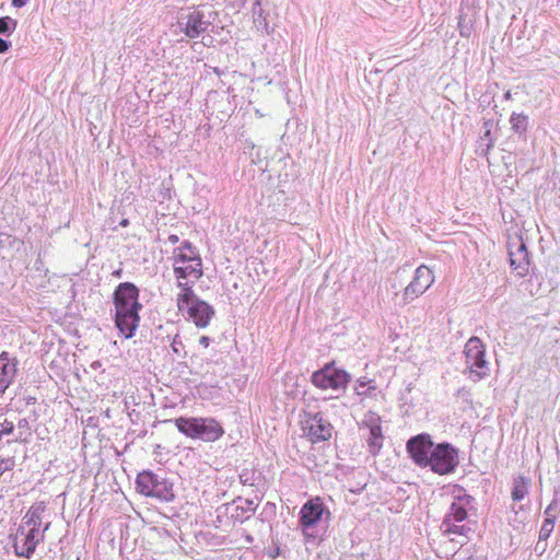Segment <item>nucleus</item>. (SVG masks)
Returning <instances> with one entry per match:
<instances>
[{
    "label": "nucleus",
    "instance_id": "f257e3e1",
    "mask_svg": "<svg viewBox=\"0 0 560 560\" xmlns=\"http://www.w3.org/2000/svg\"><path fill=\"white\" fill-rule=\"evenodd\" d=\"M139 289L131 282L120 283L114 292L115 324L125 338H131L139 325Z\"/></svg>",
    "mask_w": 560,
    "mask_h": 560
},
{
    "label": "nucleus",
    "instance_id": "f03ea898",
    "mask_svg": "<svg viewBox=\"0 0 560 560\" xmlns=\"http://www.w3.org/2000/svg\"><path fill=\"white\" fill-rule=\"evenodd\" d=\"M177 287L180 293L177 296V307L180 312H186L188 317L197 327L205 328L209 325L214 315V310L207 302L200 300L192 291L191 284L187 281H179Z\"/></svg>",
    "mask_w": 560,
    "mask_h": 560
},
{
    "label": "nucleus",
    "instance_id": "7ed1b4c3",
    "mask_svg": "<svg viewBox=\"0 0 560 560\" xmlns=\"http://www.w3.org/2000/svg\"><path fill=\"white\" fill-rule=\"evenodd\" d=\"M173 259L177 283L187 281L192 285L202 276L201 258L191 243L184 242L182 246L175 248Z\"/></svg>",
    "mask_w": 560,
    "mask_h": 560
},
{
    "label": "nucleus",
    "instance_id": "20e7f679",
    "mask_svg": "<svg viewBox=\"0 0 560 560\" xmlns=\"http://www.w3.org/2000/svg\"><path fill=\"white\" fill-rule=\"evenodd\" d=\"M179 432L191 439L214 442L224 434L222 425L213 418H177L174 420Z\"/></svg>",
    "mask_w": 560,
    "mask_h": 560
},
{
    "label": "nucleus",
    "instance_id": "39448f33",
    "mask_svg": "<svg viewBox=\"0 0 560 560\" xmlns=\"http://www.w3.org/2000/svg\"><path fill=\"white\" fill-rule=\"evenodd\" d=\"M465 372L472 382H479L490 374V364L486 359V346L478 337L468 339L464 347Z\"/></svg>",
    "mask_w": 560,
    "mask_h": 560
},
{
    "label": "nucleus",
    "instance_id": "423d86ee",
    "mask_svg": "<svg viewBox=\"0 0 560 560\" xmlns=\"http://www.w3.org/2000/svg\"><path fill=\"white\" fill-rule=\"evenodd\" d=\"M137 489L141 494L170 502L174 499L173 486L151 471H142L137 477Z\"/></svg>",
    "mask_w": 560,
    "mask_h": 560
},
{
    "label": "nucleus",
    "instance_id": "0eeeda50",
    "mask_svg": "<svg viewBox=\"0 0 560 560\" xmlns=\"http://www.w3.org/2000/svg\"><path fill=\"white\" fill-rule=\"evenodd\" d=\"M428 466L439 475L451 474L458 465L457 450L448 443L438 444L431 452Z\"/></svg>",
    "mask_w": 560,
    "mask_h": 560
},
{
    "label": "nucleus",
    "instance_id": "6e6552de",
    "mask_svg": "<svg viewBox=\"0 0 560 560\" xmlns=\"http://www.w3.org/2000/svg\"><path fill=\"white\" fill-rule=\"evenodd\" d=\"M349 381L350 376L346 371L338 370L329 364L312 375L313 384L322 389H345Z\"/></svg>",
    "mask_w": 560,
    "mask_h": 560
},
{
    "label": "nucleus",
    "instance_id": "1a4fd4ad",
    "mask_svg": "<svg viewBox=\"0 0 560 560\" xmlns=\"http://www.w3.org/2000/svg\"><path fill=\"white\" fill-rule=\"evenodd\" d=\"M434 282L432 270L421 265L416 269L412 281L405 288L402 293L404 304H409L423 294Z\"/></svg>",
    "mask_w": 560,
    "mask_h": 560
},
{
    "label": "nucleus",
    "instance_id": "9d476101",
    "mask_svg": "<svg viewBox=\"0 0 560 560\" xmlns=\"http://www.w3.org/2000/svg\"><path fill=\"white\" fill-rule=\"evenodd\" d=\"M508 253L511 267L516 271L517 276L525 277L529 269V255L527 247L520 235L509 238Z\"/></svg>",
    "mask_w": 560,
    "mask_h": 560
},
{
    "label": "nucleus",
    "instance_id": "9b49d317",
    "mask_svg": "<svg viewBox=\"0 0 560 560\" xmlns=\"http://www.w3.org/2000/svg\"><path fill=\"white\" fill-rule=\"evenodd\" d=\"M434 447L431 436L425 433L416 435L407 442V451L410 457L421 467L428 466L429 457Z\"/></svg>",
    "mask_w": 560,
    "mask_h": 560
},
{
    "label": "nucleus",
    "instance_id": "f8f14e48",
    "mask_svg": "<svg viewBox=\"0 0 560 560\" xmlns=\"http://www.w3.org/2000/svg\"><path fill=\"white\" fill-rule=\"evenodd\" d=\"M323 513L324 506L318 500H310L302 506L300 526L306 537H315V534L310 530L320 521Z\"/></svg>",
    "mask_w": 560,
    "mask_h": 560
},
{
    "label": "nucleus",
    "instance_id": "ddd939ff",
    "mask_svg": "<svg viewBox=\"0 0 560 560\" xmlns=\"http://www.w3.org/2000/svg\"><path fill=\"white\" fill-rule=\"evenodd\" d=\"M16 358L9 352L0 353V394H3L13 383L18 372Z\"/></svg>",
    "mask_w": 560,
    "mask_h": 560
},
{
    "label": "nucleus",
    "instance_id": "4468645a",
    "mask_svg": "<svg viewBox=\"0 0 560 560\" xmlns=\"http://www.w3.org/2000/svg\"><path fill=\"white\" fill-rule=\"evenodd\" d=\"M183 31L190 38H196L210 26V22L205 19V13L200 10H194L186 15V22L180 23Z\"/></svg>",
    "mask_w": 560,
    "mask_h": 560
},
{
    "label": "nucleus",
    "instance_id": "2eb2a0df",
    "mask_svg": "<svg viewBox=\"0 0 560 560\" xmlns=\"http://www.w3.org/2000/svg\"><path fill=\"white\" fill-rule=\"evenodd\" d=\"M20 533L23 537L20 538L19 535L16 536L14 551L19 557L31 558L44 535H39V533L34 532V529H30L26 535H24L23 530H20Z\"/></svg>",
    "mask_w": 560,
    "mask_h": 560
},
{
    "label": "nucleus",
    "instance_id": "dca6fc26",
    "mask_svg": "<svg viewBox=\"0 0 560 560\" xmlns=\"http://www.w3.org/2000/svg\"><path fill=\"white\" fill-rule=\"evenodd\" d=\"M332 427L320 413H316L310 420L308 433L313 440L326 441L331 436Z\"/></svg>",
    "mask_w": 560,
    "mask_h": 560
},
{
    "label": "nucleus",
    "instance_id": "f3484780",
    "mask_svg": "<svg viewBox=\"0 0 560 560\" xmlns=\"http://www.w3.org/2000/svg\"><path fill=\"white\" fill-rule=\"evenodd\" d=\"M382 442L383 434L381 425L377 423L369 425L368 445L370 453L376 454L382 447Z\"/></svg>",
    "mask_w": 560,
    "mask_h": 560
},
{
    "label": "nucleus",
    "instance_id": "a211bd4d",
    "mask_svg": "<svg viewBox=\"0 0 560 560\" xmlns=\"http://www.w3.org/2000/svg\"><path fill=\"white\" fill-rule=\"evenodd\" d=\"M441 528L444 535H456L464 538H468L469 533H471V528L467 525H457L454 522H450V520H443Z\"/></svg>",
    "mask_w": 560,
    "mask_h": 560
},
{
    "label": "nucleus",
    "instance_id": "6ab92c4d",
    "mask_svg": "<svg viewBox=\"0 0 560 560\" xmlns=\"http://www.w3.org/2000/svg\"><path fill=\"white\" fill-rule=\"evenodd\" d=\"M511 129L517 133L523 135L528 127V116L524 113H512L510 117Z\"/></svg>",
    "mask_w": 560,
    "mask_h": 560
},
{
    "label": "nucleus",
    "instance_id": "aec40b11",
    "mask_svg": "<svg viewBox=\"0 0 560 560\" xmlns=\"http://www.w3.org/2000/svg\"><path fill=\"white\" fill-rule=\"evenodd\" d=\"M467 517V511L460 501L453 502L444 520L450 522H463Z\"/></svg>",
    "mask_w": 560,
    "mask_h": 560
},
{
    "label": "nucleus",
    "instance_id": "412c9836",
    "mask_svg": "<svg viewBox=\"0 0 560 560\" xmlns=\"http://www.w3.org/2000/svg\"><path fill=\"white\" fill-rule=\"evenodd\" d=\"M528 493V481L524 477H517L513 481L512 499L521 501Z\"/></svg>",
    "mask_w": 560,
    "mask_h": 560
},
{
    "label": "nucleus",
    "instance_id": "4be33fe9",
    "mask_svg": "<svg viewBox=\"0 0 560 560\" xmlns=\"http://www.w3.org/2000/svg\"><path fill=\"white\" fill-rule=\"evenodd\" d=\"M492 126H493V121L491 119H488V120L483 121L485 132H483V136L480 138V140L481 141L487 140V143H486V148L481 149V153L482 154H487L489 152V150L493 145V141H492L491 137H490Z\"/></svg>",
    "mask_w": 560,
    "mask_h": 560
},
{
    "label": "nucleus",
    "instance_id": "5701e85b",
    "mask_svg": "<svg viewBox=\"0 0 560 560\" xmlns=\"http://www.w3.org/2000/svg\"><path fill=\"white\" fill-rule=\"evenodd\" d=\"M555 527V523L551 522V518H545L541 528L539 530V540L537 542L536 549L539 548L541 541H546L550 534L552 533Z\"/></svg>",
    "mask_w": 560,
    "mask_h": 560
},
{
    "label": "nucleus",
    "instance_id": "b1692460",
    "mask_svg": "<svg viewBox=\"0 0 560 560\" xmlns=\"http://www.w3.org/2000/svg\"><path fill=\"white\" fill-rule=\"evenodd\" d=\"M26 524L30 526V529H34V532L39 533V526H40V517L38 509L31 510L26 516Z\"/></svg>",
    "mask_w": 560,
    "mask_h": 560
},
{
    "label": "nucleus",
    "instance_id": "393cba45",
    "mask_svg": "<svg viewBox=\"0 0 560 560\" xmlns=\"http://www.w3.org/2000/svg\"><path fill=\"white\" fill-rule=\"evenodd\" d=\"M16 21L10 16L0 18V34L9 35L15 28Z\"/></svg>",
    "mask_w": 560,
    "mask_h": 560
},
{
    "label": "nucleus",
    "instance_id": "a878e982",
    "mask_svg": "<svg viewBox=\"0 0 560 560\" xmlns=\"http://www.w3.org/2000/svg\"><path fill=\"white\" fill-rule=\"evenodd\" d=\"M559 513L560 503L557 500H552L551 503L545 510L546 518H551V522L555 523Z\"/></svg>",
    "mask_w": 560,
    "mask_h": 560
},
{
    "label": "nucleus",
    "instance_id": "bb28decb",
    "mask_svg": "<svg viewBox=\"0 0 560 560\" xmlns=\"http://www.w3.org/2000/svg\"><path fill=\"white\" fill-rule=\"evenodd\" d=\"M14 432V423L12 421H9L7 419H3L0 421V434L2 435H9Z\"/></svg>",
    "mask_w": 560,
    "mask_h": 560
},
{
    "label": "nucleus",
    "instance_id": "cd10ccee",
    "mask_svg": "<svg viewBox=\"0 0 560 560\" xmlns=\"http://www.w3.org/2000/svg\"><path fill=\"white\" fill-rule=\"evenodd\" d=\"M14 458L8 457V458H0V477L4 474L7 470H11L14 467Z\"/></svg>",
    "mask_w": 560,
    "mask_h": 560
},
{
    "label": "nucleus",
    "instance_id": "c85d7f7f",
    "mask_svg": "<svg viewBox=\"0 0 560 560\" xmlns=\"http://www.w3.org/2000/svg\"><path fill=\"white\" fill-rule=\"evenodd\" d=\"M244 503H245V505H244V506H242V509H243L244 511H250V512H254V511L256 510V504L254 503V501H253V500H248V499H247V500H245V502H244Z\"/></svg>",
    "mask_w": 560,
    "mask_h": 560
},
{
    "label": "nucleus",
    "instance_id": "c756f323",
    "mask_svg": "<svg viewBox=\"0 0 560 560\" xmlns=\"http://www.w3.org/2000/svg\"><path fill=\"white\" fill-rule=\"evenodd\" d=\"M180 348H183L182 341L177 340V337H175L172 342V349L175 353L179 354Z\"/></svg>",
    "mask_w": 560,
    "mask_h": 560
},
{
    "label": "nucleus",
    "instance_id": "7c9ffc66",
    "mask_svg": "<svg viewBox=\"0 0 560 560\" xmlns=\"http://www.w3.org/2000/svg\"><path fill=\"white\" fill-rule=\"evenodd\" d=\"M9 49V43L0 38V52H4Z\"/></svg>",
    "mask_w": 560,
    "mask_h": 560
},
{
    "label": "nucleus",
    "instance_id": "2f4dec72",
    "mask_svg": "<svg viewBox=\"0 0 560 560\" xmlns=\"http://www.w3.org/2000/svg\"><path fill=\"white\" fill-rule=\"evenodd\" d=\"M468 538H464L460 536H457L456 538H452L453 541H455L459 546H464L467 542Z\"/></svg>",
    "mask_w": 560,
    "mask_h": 560
},
{
    "label": "nucleus",
    "instance_id": "473e14b6",
    "mask_svg": "<svg viewBox=\"0 0 560 560\" xmlns=\"http://www.w3.org/2000/svg\"><path fill=\"white\" fill-rule=\"evenodd\" d=\"M27 0H12V4L16 8H21L23 5H25Z\"/></svg>",
    "mask_w": 560,
    "mask_h": 560
},
{
    "label": "nucleus",
    "instance_id": "72a5a7b5",
    "mask_svg": "<svg viewBox=\"0 0 560 560\" xmlns=\"http://www.w3.org/2000/svg\"><path fill=\"white\" fill-rule=\"evenodd\" d=\"M209 338L207 336H202L200 337L199 339V343L202 345L203 347H208L209 346Z\"/></svg>",
    "mask_w": 560,
    "mask_h": 560
},
{
    "label": "nucleus",
    "instance_id": "f704fd0d",
    "mask_svg": "<svg viewBox=\"0 0 560 560\" xmlns=\"http://www.w3.org/2000/svg\"><path fill=\"white\" fill-rule=\"evenodd\" d=\"M28 424L26 419H21L18 423V428H26Z\"/></svg>",
    "mask_w": 560,
    "mask_h": 560
},
{
    "label": "nucleus",
    "instance_id": "c9c22d12",
    "mask_svg": "<svg viewBox=\"0 0 560 560\" xmlns=\"http://www.w3.org/2000/svg\"><path fill=\"white\" fill-rule=\"evenodd\" d=\"M179 241L177 235H170L168 242L172 244H176Z\"/></svg>",
    "mask_w": 560,
    "mask_h": 560
},
{
    "label": "nucleus",
    "instance_id": "e433bc0d",
    "mask_svg": "<svg viewBox=\"0 0 560 560\" xmlns=\"http://www.w3.org/2000/svg\"><path fill=\"white\" fill-rule=\"evenodd\" d=\"M119 224H120V226L126 228L129 224V221H128V219H122Z\"/></svg>",
    "mask_w": 560,
    "mask_h": 560
},
{
    "label": "nucleus",
    "instance_id": "4c0bfd02",
    "mask_svg": "<svg viewBox=\"0 0 560 560\" xmlns=\"http://www.w3.org/2000/svg\"><path fill=\"white\" fill-rule=\"evenodd\" d=\"M504 98L505 100H511L512 98V93L510 91L505 92Z\"/></svg>",
    "mask_w": 560,
    "mask_h": 560
},
{
    "label": "nucleus",
    "instance_id": "58836bf2",
    "mask_svg": "<svg viewBox=\"0 0 560 560\" xmlns=\"http://www.w3.org/2000/svg\"><path fill=\"white\" fill-rule=\"evenodd\" d=\"M120 273H121V270H118V271H115V272H114V276H116V277H120Z\"/></svg>",
    "mask_w": 560,
    "mask_h": 560
},
{
    "label": "nucleus",
    "instance_id": "ea45409f",
    "mask_svg": "<svg viewBox=\"0 0 560 560\" xmlns=\"http://www.w3.org/2000/svg\"><path fill=\"white\" fill-rule=\"evenodd\" d=\"M364 385H365V384H364L363 382H361V383L359 384L360 388H363V387H364Z\"/></svg>",
    "mask_w": 560,
    "mask_h": 560
},
{
    "label": "nucleus",
    "instance_id": "a19ab883",
    "mask_svg": "<svg viewBox=\"0 0 560 560\" xmlns=\"http://www.w3.org/2000/svg\"><path fill=\"white\" fill-rule=\"evenodd\" d=\"M357 390H358V395H362V394H364L363 392H361V390L359 389V387L357 388Z\"/></svg>",
    "mask_w": 560,
    "mask_h": 560
},
{
    "label": "nucleus",
    "instance_id": "79ce46f5",
    "mask_svg": "<svg viewBox=\"0 0 560 560\" xmlns=\"http://www.w3.org/2000/svg\"><path fill=\"white\" fill-rule=\"evenodd\" d=\"M255 5H256V7H259V5H260V2H259L258 0H256Z\"/></svg>",
    "mask_w": 560,
    "mask_h": 560
},
{
    "label": "nucleus",
    "instance_id": "37998d69",
    "mask_svg": "<svg viewBox=\"0 0 560 560\" xmlns=\"http://www.w3.org/2000/svg\"><path fill=\"white\" fill-rule=\"evenodd\" d=\"M253 14H255V15L257 14V11L255 8L253 9Z\"/></svg>",
    "mask_w": 560,
    "mask_h": 560
},
{
    "label": "nucleus",
    "instance_id": "c03bdc74",
    "mask_svg": "<svg viewBox=\"0 0 560 560\" xmlns=\"http://www.w3.org/2000/svg\"><path fill=\"white\" fill-rule=\"evenodd\" d=\"M256 114L262 116L258 109H256Z\"/></svg>",
    "mask_w": 560,
    "mask_h": 560
},
{
    "label": "nucleus",
    "instance_id": "a18cd8bd",
    "mask_svg": "<svg viewBox=\"0 0 560 560\" xmlns=\"http://www.w3.org/2000/svg\"><path fill=\"white\" fill-rule=\"evenodd\" d=\"M49 527V523L45 526L44 530H47Z\"/></svg>",
    "mask_w": 560,
    "mask_h": 560
},
{
    "label": "nucleus",
    "instance_id": "49530a36",
    "mask_svg": "<svg viewBox=\"0 0 560 560\" xmlns=\"http://www.w3.org/2000/svg\"><path fill=\"white\" fill-rule=\"evenodd\" d=\"M2 436H3V435H2V434H0V440L2 439Z\"/></svg>",
    "mask_w": 560,
    "mask_h": 560
}]
</instances>
